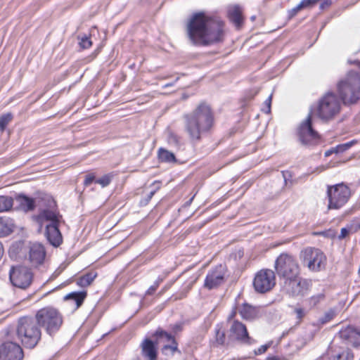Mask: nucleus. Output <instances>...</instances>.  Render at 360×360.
<instances>
[{
  "mask_svg": "<svg viewBox=\"0 0 360 360\" xmlns=\"http://www.w3.org/2000/svg\"><path fill=\"white\" fill-rule=\"evenodd\" d=\"M23 351L16 342H5L0 345V360H22Z\"/></svg>",
  "mask_w": 360,
  "mask_h": 360,
  "instance_id": "f3484780",
  "label": "nucleus"
},
{
  "mask_svg": "<svg viewBox=\"0 0 360 360\" xmlns=\"http://www.w3.org/2000/svg\"><path fill=\"white\" fill-rule=\"evenodd\" d=\"M13 231V224L11 220L0 217V237L6 236Z\"/></svg>",
  "mask_w": 360,
  "mask_h": 360,
  "instance_id": "a878e982",
  "label": "nucleus"
},
{
  "mask_svg": "<svg viewBox=\"0 0 360 360\" xmlns=\"http://www.w3.org/2000/svg\"><path fill=\"white\" fill-rule=\"evenodd\" d=\"M236 309H233L232 311L231 312V314L229 315L228 318H227V322L231 325V322H232L234 319V317L236 316Z\"/></svg>",
  "mask_w": 360,
  "mask_h": 360,
  "instance_id": "8fccbe9b",
  "label": "nucleus"
},
{
  "mask_svg": "<svg viewBox=\"0 0 360 360\" xmlns=\"http://www.w3.org/2000/svg\"><path fill=\"white\" fill-rule=\"evenodd\" d=\"M335 153V148H333V149H330V150H328L325 152V156L326 157H328L330 156L332 153Z\"/></svg>",
  "mask_w": 360,
  "mask_h": 360,
  "instance_id": "603ef678",
  "label": "nucleus"
},
{
  "mask_svg": "<svg viewBox=\"0 0 360 360\" xmlns=\"http://www.w3.org/2000/svg\"><path fill=\"white\" fill-rule=\"evenodd\" d=\"M338 91L345 104L356 103L360 93V72H349L346 78L338 83Z\"/></svg>",
  "mask_w": 360,
  "mask_h": 360,
  "instance_id": "39448f33",
  "label": "nucleus"
},
{
  "mask_svg": "<svg viewBox=\"0 0 360 360\" xmlns=\"http://www.w3.org/2000/svg\"><path fill=\"white\" fill-rule=\"evenodd\" d=\"M325 298V295L323 293H319L318 295H314V296H311L308 302H309V305L311 307H316L320 302H321L322 300H323Z\"/></svg>",
  "mask_w": 360,
  "mask_h": 360,
  "instance_id": "72a5a7b5",
  "label": "nucleus"
},
{
  "mask_svg": "<svg viewBox=\"0 0 360 360\" xmlns=\"http://www.w3.org/2000/svg\"><path fill=\"white\" fill-rule=\"evenodd\" d=\"M340 338L351 343H356L360 338V332L353 326L342 328L339 332Z\"/></svg>",
  "mask_w": 360,
  "mask_h": 360,
  "instance_id": "4be33fe9",
  "label": "nucleus"
},
{
  "mask_svg": "<svg viewBox=\"0 0 360 360\" xmlns=\"http://www.w3.org/2000/svg\"><path fill=\"white\" fill-rule=\"evenodd\" d=\"M229 339L234 340L242 344L251 345L253 340L250 337L246 326L238 320L231 322L229 330Z\"/></svg>",
  "mask_w": 360,
  "mask_h": 360,
  "instance_id": "dca6fc26",
  "label": "nucleus"
},
{
  "mask_svg": "<svg viewBox=\"0 0 360 360\" xmlns=\"http://www.w3.org/2000/svg\"><path fill=\"white\" fill-rule=\"evenodd\" d=\"M267 360H278L276 356L268 357Z\"/></svg>",
  "mask_w": 360,
  "mask_h": 360,
  "instance_id": "6e6d98bb",
  "label": "nucleus"
},
{
  "mask_svg": "<svg viewBox=\"0 0 360 360\" xmlns=\"http://www.w3.org/2000/svg\"><path fill=\"white\" fill-rule=\"evenodd\" d=\"M295 313L297 319L301 320L305 315L304 311L302 308H295Z\"/></svg>",
  "mask_w": 360,
  "mask_h": 360,
  "instance_id": "49530a36",
  "label": "nucleus"
},
{
  "mask_svg": "<svg viewBox=\"0 0 360 360\" xmlns=\"http://www.w3.org/2000/svg\"><path fill=\"white\" fill-rule=\"evenodd\" d=\"M335 310L330 309L327 311L321 318H320L319 321L321 323L325 324L330 321L335 317Z\"/></svg>",
  "mask_w": 360,
  "mask_h": 360,
  "instance_id": "473e14b6",
  "label": "nucleus"
},
{
  "mask_svg": "<svg viewBox=\"0 0 360 360\" xmlns=\"http://www.w3.org/2000/svg\"><path fill=\"white\" fill-rule=\"evenodd\" d=\"M269 347V345H262L259 348H258V349L257 351H255V354L257 355L262 354L266 352V351L268 349Z\"/></svg>",
  "mask_w": 360,
  "mask_h": 360,
  "instance_id": "de8ad7c7",
  "label": "nucleus"
},
{
  "mask_svg": "<svg viewBox=\"0 0 360 360\" xmlns=\"http://www.w3.org/2000/svg\"><path fill=\"white\" fill-rule=\"evenodd\" d=\"M18 198L21 205L23 206L25 209L29 211L34 210L35 204L34 200L32 198L24 195H20Z\"/></svg>",
  "mask_w": 360,
  "mask_h": 360,
  "instance_id": "c756f323",
  "label": "nucleus"
},
{
  "mask_svg": "<svg viewBox=\"0 0 360 360\" xmlns=\"http://www.w3.org/2000/svg\"><path fill=\"white\" fill-rule=\"evenodd\" d=\"M9 278L13 286L25 290L32 283L34 274L31 269L25 266H12L9 271Z\"/></svg>",
  "mask_w": 360,
  "mask_h": 360,
  "instance_id": "9b49d317",
  "label": "nucleus"
},
{
  "mask_svg": "<svg viewBox=\"0 0 360 360\" xmlns=\"http://www.w3.org/2000/svg\"><path fill=\"white\" fill-rule=\"evenodd\" d=\"M167 142L169 145L172 146L179 147V138L175 134L169 132L167 137Z\"/></svg>",
  "mask_w": 360,
  "mask_h": 360,
  "instance_id": "c9c22d12",
  "label": "nucleus"
},
{
  "mask_svg": "<svg viewBox=\"0 0 360 360\" xmlns=\"http://www.w3.org/2000/svg\"><path fill=\"white\" fill-rule=\"evenodd\" d=\"M271 95L269 96V98L264 101V105L266 106L267 110L265 111L266 113H269L271 111Z\"/></svg>",
  "mask_w": 360,
  "mask_h": 360,
  "instance_id": "09e8293b",
  "label": "nucleus"
},
{
  "mask_svg": "<svg viewBox=\"0 0 360 360\" xmlns=\"http://www.w3.org/2000/svg\"><path fill=\"white\" fill-rule=\"evenodd\" d=\"M46 250L40 243H32L29 247L28 260L30 266L39 269L41 273L46 272L48 266L46 262Z\"/></svg>",
  "mask_w": 360,
  "mask_h": 360,
  "instance_id": "4468645a",
  "label": "nucleus"
},
{
  "mask_svg": "<svg viewBox=\"0 0 360 360\" xmlns=\"http://www.w3.org/2000/svg\"><path fill=\"white\" fill-rule=\"evenodd\" d=\"M298 137L301 144L311 148L321 143V137L312 127L311 115L309 113L298 128Z\"/></svg>",
  "mask_w": 360,
  "mask_h": 360,
  "instance_id": "9d476101",
  "label": "nucleus"
},
{
  "mask_svg": "<svg viewBox=\"0 0 360 360\" xmlns=\"http://www.w3.org/2000/svg\"><path fill=\"white\" fill-rule=\"evenodd\" d=\"M79 46L83 49H89L92 46V41H91L90 38L86 35L82 37H79Z\"/></svg>",
  "mask_w": 360,
  "mask_h": 360,
  "instance_id": "f704fd0d",
  "label": "nucleus"
},
{
  "mask_svg": "<svg viewBox=\"0 0 360 360\" xmlns=\"http://www.w3.org/2000/svg\"><path fill=\"white\" fill-rule=\"evenodd\" d=\"M302 10L301 5L299 4L295 7L288 11V19L294 18L300 11Z\"/></svg>",
  "mask_w": 360,
  "mask_h": 360,
  "instance_id": "a19ab883",
  "label": "nucleus"
},
{
  "mask_svg": "<svg viewBox=\"0 0 360 360\" xmlns=\"http://www.w3.org/2000/svg\"><path fill=\"white\" fill-rule=\"evenodd\" d=\"M158 342H154L148 338H146L141 344V354L148 360H157L158 351L156 345Z\"/></svg>",
  "mask_w": 360,
  "mask_h": 360,
  "instance_id": "412c9836",
  "label": "nucleus"
},
{
  "mask_svg": "<svg viewBox=\"0 0 360 360\" xmlns=\"http://www.w3.org/2000/svg\"><path fill=\"white\" fill-rule=\"evenodd\" d=\"M227 17L237 29L243 24V10L238 5H231L227 8Z\"/></svg>",
  "mask_w": 360,
  "mask_h": 360,
  "instance_id": "aec40b11",
  "label": "nucleus"
},
{
  "mask_svg": "<svg viewBox=\"0 0 360 360\" xmlns=\"http://www.w3.org/2000/svg\"><path fill=\"white\" fill-rule=\"evenodd\" d=\"M86 292H73L67 295L64 300L70 303V304L74 305V310L77 309L83 304L86 297Z\"/></svg>",
  "mask_w": 360,
  "mask_h": 360,
  "instance_id": "b1692460",
  "label": "nucleus"
},
{
  "mask_svg": "<svg viewBox=\"0 0 360 360\" xmlns=\"http://www.w3.org/2000/svg\"><path fill=\"white\" fill-rule=\"evenodd\" d=\"M351 195L350 188L343 183L328 186V209H340L347 202Z\"/></svg>",
  "mask_w": 360,
  "mask_h": 360,
  "instance_id": "1a4fd4ad",
  "label": "nucleus"
},
{
  "mask_svg": "<svg viewBox=\"0 0 360 360\" xmlns=\"http://www.w3.org/2000/svg\"><path fill=\"white\" fill-rule=\"evenodd\" d=\"M320 0H302L300 3L302 9L311 8L316 5Z\"/></svg>",
  "mask_w": 360,
  "mask_h": 360,
  "instance_id": "58836bf2",
  "label": "nucleus"
},
{
  "mask_svg": "<svg viewBox=\"0 0 360 360\" xmlns=\"http://www.w3.org/2000/svg\"><path fill=\"white\" fill-rule=\"evenodd\" d=\"M274 267L276 274L283 281L300 275V267L296 257L288 253H281L276 259Z\"/></svg>",
  "mask_w": 360,
  "mask_h": 360,
  "instance_id": "0eeeda50",
  "label": "nucleus"
},
{
  "mask_svg": "<svg viewBox=\"0 0 360 360\" xmlns=\"http://www.w3.org/2000/svg\"><path fill=\"white\" fill-rule=\"evenodd\" d=\"M276 285L275 273L271 269H262L254 278L253 286L256 292L265 293L270 291Z\"/></svg>",
  "mask_w": 360,
  "mask_h": 360,
  "instance_id": "ddd939ff",
  "label": "nucleus"
},
{
  "mask_svg": "<svg viewBox=\"0 0 360 360\" xmlns=\"http://www.w3.org/2000/svg\"><path fill=\"white\" fill-rule=\"evenodd\" d=\"M13 115L11 112L0 116V131H4L7 125L12 121Z\"/></svg>",
  "mask_w": 360,
  "mask_h": 360,
  "instance_id": "2f4dec72",
  "label": "nucleus"
},
{
  "mask_svg": "<svg viewBox=\"0 0 360 360\" xmlns=\"http://www.w3.org/2000/svg\"><path fill=\"white\" fill-rule=\"evenodd\" d=\"M193 198H194V195H193V197H192V198H191L188 201H187V202H186V206L190 205L191 204V202H192V201H193Z\"/></svg>",
  "mask_w": 360,
  "mask_h": 360,
  "instance_id": "5fc2aeb1",
  "label": "nucleus"
},
{
  "mask_svg": "<svg viewBox=\"0 0 360 360\" xmlns=\"http://www.w3.org/2000/svg\"><path fill=\"white\" fill-rule=\"evenodd\" d=\"M96 276L97 273L96 271H90L79 277L77 283L82 287H86L91 284Z\"/></svg>",
  "mask_w": 360,
  "mask_h": 360,
  "instance_id": "cd10ccee",
  "label": "nucleus"
},
{
  "mask_svg": "<svg viewBox=\"0 0 360 360\" xmlns=\"http://www.w3.org/2000/svg\"><path fill=\"white\" fill-rule=\"evenodd\" d=\"M111 182V176L109 174H105L101 178L96 180V183L101 185L102 187L108 186Z\"/></svg>",
  "mask_w": 360,
  "mask_h": 360,
  "instance_id": "e433bc0d",
  "label": "nucleus"
},
{
  "mask_svg": "<svg viewBox=\"0 0 360 360\" xmlns=\"http://www.w3.org/2000/svg\"><path fill=\"white\" fill-rule=\"evenodd\" d=\"M59 224H49L46 226L45 235L49 242L54 247L59 246L63 237L58 229Z\"/></svg>",
  "mask_w": 360,
  "mask_h": 360,
  "instance_id": "6ab92c4d",
  "label": "nucleus"
},
{
  "mask_svg": "<svg viewBox=\"0 0 360 360\" xmlns=\"http://www.w3.org/2000/svg\"><path fill=\"white\" fill-rule=\"evenodd\" d=\"M214 333L215 336L214 341L213 342V345L214 347L225 346L228 345L226 342L225 329L222 323L216 325L214 328Z\"/></svg>",
  "mask_w": 360,
  "mask_h": 360,
  "instance_id": "393cba45",
  "label": "nucleus"
},
{
  "mask_svg": "<svg viewBox=\"0 0 360 360\" xmlns=\"http://www.w3.org/2000/svg\"><path fill=\"white\" fill-rule=\"evenodd\" d=\"M311 281L300 275L283 281V289L291 297L304 296L309 290Z\"/></svg>",
  "mask_w": 360,
  "mask_h": 360,
  "instance_id": "f8f14e48",
  "label": "nucleus"
},
{
  "mask_svg": "<svg viewBox=\"0 0 360 360\" xmlns=\"http://www.w3.org/2000/svg\"><path fill=\"white\" fill-rule=\"evenodd\" d=\"M16 334L22 345L27 349L34 348L41 339V330L34 316L20 318Z\"/></svg>",
  "mask_w": 360,
  "mask_h": 360,
  "instance_id": "7ed1b4c3",
  "label": "nucleus"
},
{
  "mask_svg": "<svg viewBox=\"0 0 360 360\" xmlns=\"http://www.w3.org/2000/svg\"><path fill=\"white\" fill-rule=\"evenodd\" d=\"M225 266L219 264L211 269L205 279L204 288L212 290L219 288L225 282Z\"/></svg>",
  "mask_w": 360,
  "mask_h": 360,
  "instance_id": "2eb2a0df",
  "label": "nucleus"
},
{
  "mask_svg": "<svg viewBox=\"0 0 360 360\" xmlns=\"http://www.w3.org/2000/svg\"><path fill=\"white\" fill-rule=\"evenodd\" d=\"M61 216L56 210L52 209L42 210L37 216V220L39 223L44 221H51L50 224H59V218Z\"/></svg>",
  "mask_w": 360,
  "mask_h": 360,
  "instance_id": "5701e85b",
  "label": "nucleus"
},
{
  "mask_svg": "<svg viewBox=\"0 0 360 360\" xmlns=\"http://www.w3.org/2000/svg\"><path fill=\"white\" fill-rule=\"evenodd\" d=\"M13 205V199L7 195H0V212L9 211Z\"/></svg>",
  "mask_w": 360,
  "mask_h": 360,
  "instance_id": "c85d7f7f",
  "label": "nucleus"
},
{
  "mask_svg": "<svg viewBox=\"0 0 360 360\" xmlns=\"http://www.w3.org/2000/svg\"><path fill=\"white\" fill-rule=\"evenodd\" d=\"M351 233L349 227L346 228H342L340 231V234L339 236L340 239L345 238L346 236H347Z\"/></svg>",
  "mask_w": 360,
  "mask_h": 360,
  "instance_id": "c03bdc74",
  "label": "nucleus"
},
{
  "mask_svg": "<svg viewBox=\"0 0 360 360\" xmlns=\"http://www.w3.org/2000/svg\"><path fill=\"white\" fill-rule=\"evenodd\" d=\"M184 131L192 143L200 142L209 135L214 126V115L206 103H200L191 112L183 116Z\"/></svg>",
  "mask_w": 360,
  "mask_h": 360,
  "instance_id": "f03ea898",
  "label": "nucleus"
},
{
  "mask_svg": "<svg viewBox=\"0 0 360 360\" xmlns=\"http://www.w3.org/2000/svg\"><path fill=\"white\" fill-rule=\"evenodd\" d=\"M340 109V99L334 93L328 92L318 101L316 113L322 120L328 121L339 114Z\"/></svg>",
  "mask_w": 360,
  "mask_h": 360,
  "instance_id": "423d86ee",
  "label": "nucleus"
},
{
  "mask_svg": "<svg viewBox=\"0 0 360 360\" xmlns=\"http://www.w3.org/2000/svg\"><path fill=\"white\" fill-rule=\"evenodd\" d=\"M158 156L161 162H176V159L174 154L163 148H160L158 152Z\"/></svg>",
  "mask_w": 360,
  "mask_h": 360,
  "instance_id": "bb28decb",
  "label": "nucleus"
},
{
  "mask_svg": "<svg viewBox=\"0 0 360 360\" xmlns=\"http://www.w3.org/2000/svg\"><path fill=\"white\" fill-rule=\"evenodd\" d=\"M300 259L302 264L310 271H320L326 266V257L318 248L308 247L300 252Z\"/></svg>",
  "mask_w": 360,
  "mask_h": 360,
  "instance_id": "6e6552de",
  "label": "nucleus"
},
{
  "mask_svg": "<svg viewBox=\"0 0 360 360\" xmlns=\"http://www.w3.org/2000/svg\"><path fill=\"white\" fill-rule=\"evenodd\" d=\"M331 4L330 0L325 1L321 4V8H324L326 6H329Z\"/></svg>",
  "mask_w": 360,
  "mask_h": 360,
  "instance_id": "3c124183",
  "label": "nucleus"
},
{
  "mask_svg": "<svg viewBox=\"0 0 360 360\" xmlns=\"http://www.w3.org/2000/svg\"><path fill=\"white\" fill-rule=\"evenodd\" d=\"M240 314L245 319H251L255 314L254 309L246 304L240 309Z\"/></svg>",
  "mask_w": 360,
  "mask_h": 360,
  "instance_id": "7c9ffc66",
  "label": "nucleus"
},
{
  "mask_svg": "<svg viewBox=\"0 0 360 360\" xmlns=\"http://www.w3.org/2000/svg\"><path fill=\"white\" fill-rule=\"evenodd\" d=\"M40 328L50 336L55 335L60 329L63 323V317L61 313L52 307H44L38 310L34 316Z\"/></svg>",
  "mask_w": 360,
  "mask_h": 360,
  "instance_id": "20e7f679",
  "label": "nucleus"
},
{
  "mask_svg": "<svg viewBox=\"0 0 360 360\" xmlns=\"http://www.w3.org/2000/svg\"><path fill=\"white\" fill-rule=\"evenodd\" d=\"M95 175L93 174H89L87 175H86L85 176V179H84V185L85 186H89L93 181H96L95 180Z\"/></svg>",
  "mask_w": 360,
  "mask_h": 360,
  "instance_id": "37998d69",
  "label": "nucleus"
},
{
  "mask_svg": "<svg viewBox=\"0 0 360 360\" xmlns=\"http://www.w3.org/2000/svg\"><path fill=\"white\" fill-rule=\"evenodd\" d=\"M158 188H159V186L156 189L151 191L145 198L141 200V204L143 205H146L149 202V201L151 200V198H153L154 194L155 193L156 190Z\"/></svg>",
  "mask_w": 360,
  "mask_h": 360,
  "instance_id": "79ce46f5",
  "label": "nucleus"
},
{
  "mask_svg": "<svg viewBox=\"0 0 360 360\" xmlns=\"http://www.w3.org/2000/svg\"><path fill=\"white\" fill-rule=\"evenodd\" d=\"M132 360H142L140 357H136L133 359Z\"/></svg>",
  "mask_w": 360,
  "mask_h": 360,
  "instance_id": "4d7b16f0",
  "label": "nucleus"
},
{
  "mask_svg": "<svg viewBox=\"0 0 360 360\" xmlns=\"http://www.w3.org/2000/svg\"><path fill=\"white\" fill-rule=\"evenodd\" d=\"M190 43L197 46H209L222 43L226 37L225 22L219 16L200 11L193 13L186 26Z\"/></svg>",
  "mask_w": 360,
  "mask_h": 360,
  "instance_id": "f257e3e1",
  "label": "nucleus"
},
{
  "mask_svg": "<svg viewBox=\"0 0 360 360\" xmlns=\"http://www.w3.org/2000/svg\"><path fill=\"white\" fill-rule=\"evenodd\" d=\"M354 144V141H349L346 143L338 145L335 147V153H342L349 149Z\"/></svg>",
  "mask_w": 360,
  "mask_h": 360,
  "instance_id": "4c0bfd02",
  "label": "nucleus"
},
{
  "mask_svg": "<svg viewBox=\"0 0 360 360\" xmlns=\"http://www.w3.org/2000/svg\"><path fill=\"white\" fill-rule=\"evenodd\" d=\"M60 274V271L57 272V271H56L50 277L49 280H53L55 278H56Z\"/></svg>",
  "mask_w": 360,
  "mask_h": 360,
  "instance_id": "864d4df0",
  "label": "nucleus"
},
{
  "mask_svg": "<svg viewBox=\"0 0 360 360\" xmlns=\"http://www.w3.org/2000/svg\"><path fill=\"white\" fill-rule=\"evenodd\" d=\"M162 281V278H158L155 281L154 284L151 285L146 292V295H152L158 289L160 283Z\"/></svg>",
  "mask_w": 360,
  "mask_h": 360,
  "instance_id": "ea45409f",
  "label": "nucleus"
},
{
  "mask_svg": "<svg viewBox=\"0 0 360 360\" xmlns=\"http://www.w3.org/2000/svg\"><path fill=\"white\" fill-rule=\"evenodd\" d=\"M153 336H155L157 338H161L165 340L168 344L163 346L162 349V352L165 355H174L176 352L180 353V351L178 349V344L176 342L174 338L167 333V332L158 330Z\"/></svg>",
  "mask_w": 360,
  "mask_h": 360,
  "instance_id": "a211bd4d",
  "label": "nucleus"
},
{
  "mask_svg": "<svg viewBox=\"0 0 360 360\" xmlns=\"http://www.w3.org/2000/svg\"><path fill=\"white\" fill-rule=\"evenodd\" d=\"M349 227L351 233H356L359 230H360V222L357 221L355 223H352L348 226Z\"/></svg>",
  "mask_w": 360,
  "mask_h": 360,
  "instance_id": "a18cd8bd",
  "label": "nucleus"
}]
</instances>
